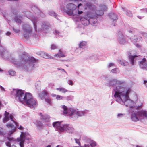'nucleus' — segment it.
Here are the masks:
<instances>
[{
    "mask_svg": "<svg viewBox=\"0 0 147 147\" xmlns=\"http://www.w3.org/2000/svg\"><path fill=\"white\" fill-rule=\"evenodd\" d=\"M24 13L28 18L30 19V20L32 21L33 23L34 28L35 30H36V22L37 21V18L36 17L35 18L33 16H32V13L30 11H25L24 12Z\"/></svg>",
    "mask_w": 147,
    "mask_h": 147,
    "instance_id": "obj_9",
    "label": "nucleus"
},
{
    "mask_svg": "<svg viewBox=\"0 0 147 147\" xmlns=\"http://www.w3.org/2000/svg\"><path fill=\"white\" fill-rule=\"evenodd\" d=\"M109 16L113 22L117 20L118 19L117 15L113 13H110Z\"/></svg>",
    "mask_w": 147,
    "mask_h": 147,
    "instance_id": "obj_22",
    "label": "nucleus"
},
{
    "mask_svg": "<svg viewBox=\"0 0 147 147\" xmlns=\"http://www.w3.org/2000/svg\"><path fill=\"white\" fill-rule=\"evenodd\" d=\"M74 96L71 95H69L66 97V99L68 101L72 100L74 99Z\"/></svg>",
    "mask_w": 147,
    "mask_h": 147,
    "instance_id": "obj_35",
    "label": "nucleus"
},
{
    "mask_svg": "<svg viewBox=\"0 0 147 147\" xmlns=\"http://www.w3.org/2000/svg\"><path fill=\"white\" fill-rule=\"evenodd\" d=\"M31 136L28 132H21L20 137L18 138L17 141L19 142V145L20 147H24V143L25 140L28 141L31 139Z\"/></svg>",
    "mask_w": 147,
    "mask_h": 147,
    "instance_id": "obj_7",
    "label": "nucleus"
},
{
    "mask_svg": "<svg viewBox=\"0 0 147 147\" xmlns=\"http://www.w3.org/2000/svg\"><path fill=\"white\" fill-rule=\"evenodd\" d=\"M49 14L52 16H54L55 17H56L57 15L56 13L54 12L53 11H50L49 12Z\"/></svg>",
    "mask_w": 147,
    "mask_h": 147,
    "instance_id": "obj_37",
    "label": "nucleus"
},
{
    "mask_svg": "<svg viewBox=\"0 0 147 147\" xmlns=\"http://www.w3.org/2000/svg\"><path fill=\"white\" fill-rule=\"evenodd\" d=\"M57 69L58 70H61V71H63L64 72L66 73V71H65V70L64 69L61 68H58Z\"/></svg>",
    "mask_w": 147,
    "mask_h": 147,
    "instance_id": "obj_60",
    "label": "nucleus"
},
{
    "mask_svg": "<svg viewBox=\"0 0 147 147\" xmlns=\"http://www.w3.org/2000/svg\"><path fill=\"white\" fill-rule=\"evenodd\" d=\"M67 82L68 84L70 85L73 86L74 85V83L71 80H68Z\"/></svg>",
    "mask_w": 147,
    "mask_h": 147,
    "instance_id": "obj_49",
    "label": "nucleus"
},
{
    "mask_svg": "<svg viewBox=\"0 0 147 147\" xmlns=\"http://www.w3.org/2000/svg\"><path fill=\"white\" fill-rule=\"evenodd\" d=\"M141 34L144 37L147 38V33L142 32Z\"/></svg>",
    "mask_w": 147,
    "mask_h": 147,
    "instance_id": "obj_56",
    "label": "nucleus"
},
{
    "mask_svg": "<svg viewBox=\"0 0 147 147\" xmlns=\"http://www.w3.org/2000/svg\"><path fill=\"white\" fill-rule=\"evenodd\" d=\"M7 54V56L9 55L7 52V51H4V49L3 47L0 45V54L2 55L3 57H5V55Z\"/></svg>",
    "mask_w": 147,
    "mask_h": 147,
    "instance_id": "obj_21",
    "label": "nucleus"
},
{
    "mask_svg": "<svg viewBox=\"0 0 147 147\" xmlns=\"http://www.w3.org/2000/svg\"><path fill=\"white\" fill-rule=\"evenodd\" d=\"M139 65L140 67L141 68L147 70V61L145 58H144L140 62Z\"/></svg>",
    "mask_w": 147,
    "mask_h": 147,
    "instance_id": "obj_13",
    "label": "nucleus"
},
{
    "mask_svg": "<svg viewBox=\"0 0 147 147\" xmlns=\"http://www.w3.org/2000/svg\"><path fill=\"white\" fill-rule=\"evenodd\" d=\"M11 33L9 32H7L6 33V35L7 36H9L11 34Z\"/></svg>",
    "mask_w": 147,
    "mask_h": 147,
    "instance_id": "obj_62",
    "label": "nucleus"
},
{
    "mask_svg": "<svg viewBox=\"0 0 147 147\" xmlns=\"http://www.w3.org/2000/svg\"><path fill=\"white\" fill-rule=\"evenodd\" d=\"M16 128L14 127V129H12L8 132V134L9 136H11L14 132L16 131Z\"/></svg>",
    "mask_w": 147,
    "mask_h": 147,
    "instance_id": "obj_34",
    "label": "nucleus"
},
{
    "mask_svg": "<svg viewBox=\"0 0 147 147\" xmlns=\"http://www.w3.org/2000/svg\"><path fill=\"white\" fill-rule=\"evenodd\" d=\"M101 9L103 11H105L107 9V8L106 6L103 5L101 6Z\"/></svg>",
    "mask_w": 147,
    "mask_h": 147,
    "instance_id": "obj_50",
    "label": "nucleus"
},
{
    "mask_svg": "<svg viewBox=\"0 0 147 147\" xmlns=\"http://www.w3.org/2000/svg\"><path fill=\"white\" fill-rule=\"evenodd\" d=\"M90 59L92 60L97 61L98 60V58L96 55H93L90 57Z\"/></svg>",
    "mask_w": 147,
    "mask_h": 147,
    "instance_id": "obj_32",
    "label": "nucleus"
},
{
    "mask_svg": "<svg viewBox=\"0 0 147 147\" xmlns=\"http://www.w3.org/2000/svg\"><path fill=\"white\" fill-rule=\"evenodd\" d=\"M125 115V114L124 113H118L117 116V118L118 119L121 118L124 116Z\"/></svg>",
    "mask_w": 147,
    "mask_h": 147,
    "instance_id": "obj_38",
    "label": "nucleus"
},
{
    "mask_svg": "<svg viewBox=\"0 0 147 147\" xmlns=\"http://www.w3.org/2000/svg\"><path fill=\"white\" fill-rule=\"evenodd\" d=\"M57 90L59 91V92H61L62 93H65L67 92H68V91L66 89L63 88L61 87L59 88H56V89Z\"/></svg>",
    "mask_w": 147,
    "mask_h": 147,
    "instance_id": "obj_26",
    "label": "nucleus"
},
{
    "mask_svg": "<svg viewBox=\"0 0 147 147\" xmlns=\"http://www.w3.org/2000/svg\"><path fill=\"white\" fill-rule=\"evenodd\" d=\"M142 105L140 101H134L130 98L124 105L129 108V112L133 121H138L144 119L147 120V111H139L141 108Z\"/></svg>",
    "mask_w": 147,
    "mask_h": 147,
    "instance_id": "obj_2",
    "label": "nucleus"
},
{
    "mask_svg": "<svg viewBox=\"0 0 147 147\" xmlns=\"http://www.w3.org/2000/svg\"><path fill=\"white\" fill-rule=\"evenodd\" d=\"M49 27L48 23L47 22H44L41 25V29L42 30H45L48 29Z\"/></svg>",
    "mask_w": 147,
    "mask_h": 147,
    "instance_id": "obj_23",
    "label": "nucleus"
},
{
    "mask_svg": "<svg viewBox=\"0 0 147 147\" xmlns=\"http://www.w3.org/2000/svg\"><path fill=\"white\" fill-rule=\"evenodd\" d=\"M85 7L86 8H89L90 7L91 5L90 3H87L85 5Z\"/></svg>",
    "mask_w": 147,
    "mask_h": 147,
    "instance_id": "obj_55",
    "label": "nucleus"
},
{
    "mask_svg": "<svg viewBox=\"0 0 147 147\" xmlns=\"http://www.w3.org/2000/svg\"><path fill=\"white\" fill-rule=\"evenodd\" d=\"M111 72L112 73L117 74L120 72V71L118 68H115L112 69L111 70Z\"/></svg>",
    "mask_w": 147,
    "mask_h": 147,
    "instance_id": "obj_31",
    "label": "nucleus"
},
{
    "mask_svg": "<svg viewBox=\"0 0 147 147\" xmlns=\"http://www.w3.org/2000/svg\"><path fill=\"white\" fill-rule=\"evenodd\" d=\"M144 83L146 87L147 88V81H144Z\"/></svg>",
    "mask_w": 147,
    "mask_h": 147,
    "instance_id": "obj_61",
    "label": "nucleus"
},
{
    "mask_svg": "<svg viewBox=\"0 0 147 147\" xmlns=\"http://www.w3.org/2000/svg\"><path fill=\"white\" fill-rule=\"evenodd\" d=\"M14 20L17 23H21L22 22V16H16L14 18Z\"/></svg>",
    "mask_w": 147,
    "mask_h": 147,
    "instance_id": "obj_25",
    "label": "nucleus"
},
{
    "mask_svg": "<svg viewBox=\"0 0 147 147\" xmlns=\"http://www.w3.org/2000/svg\"><path fill=\"white\" fill-rule=\"evenodd\" d=\"M119 63L121 65L126 66L128 65V63L127 62L124 61H120Z\"/></svg>",
    "mask_w": 147,
    "mask_h": 147,
    "instance_id": "obj_33",
    "label": "nucleus"
},
{
    "mask_svg": "<svg viewBox=\"0 0 147 147\" xmlns=\"http://www.w3.org/2000/svg\"><path fill=\"white\" fill-rule=\"evenodd\" d=\"M82 139L84 141L86 142H89L90 141V140L86 136H83Z\"/></svg>",
    "mask_w": 147,
    "mask_h": 147,
    "instance_id": "obj_39",
    "label": "nucleus"
},
{
    "mask_svg": "<svg viewBox=\"0 0 147 147\" xmlns=\"http://www.w3.org/2000/svg\"><path fill=\"white\" fill-rule=\"evenodd\" d=\"M6 132L3 130V129L0 127V135H4L6 134Z\"/></svg>",
    "mask_w": 147,
    "mask_h": 147,
    "instance_id": "obj_36",
    "label": "nucleus"
},
{
    "mask_svg": "<svg viewBox=\"0 0 147 147\" xmlns=\"http://www.w3.org/2000/svg\"><path fill=\"white\" fill-rule=\"evenodd\" d=\"M13 29L14 31L16 33H17L19 32L20 31V30L19 29H16L14 27L13 28Z\"/></svg>",
    "mask_w": 147,
    "mask_h": 147,
    "instance_id": "obj_54",
    "label": "nucleus"
},
{
    "mask_svg": "<svg viewBox=\"0 0 147 147\" xmlns=\"http://www.w3.org/2000/svg\"><path fill=\"white\" fill-rule=\"evenodd\" d=\"M42 56L45 58L51 59L52 57L47 53L45 52H43L41 54Z\"/></svg>",
    "mask_w": 147,
    "mask_h": 147,
    "instance_id": "obj_27",
    "label": "nucleus"
},
{
    "mask_svg": "<svg viewBox=\"0 0 147 147\" xmlns=\"http://www.w3.org/2000/svg\"><path fill=\"white\" fill-rule=\"evenodd\" d=\"M118 41L120 44H124L127 42V40L125 36L121 34L118 35Z\"/></svg>",
    "mask_w": 147,
    "mask_h": 147,
    "instance_id": "obj_12",
    "label": "nucleus"
},
{
    "mask_svg": "<svg viewBox=\"0 0 147 147\" xmlns=\"http://www.w3.org/2000/svg\"><path fill=\"white\" fill-rule=\"evenodd\" d=\"M32 9L36 13L37 15L43 17H45V15L36 6H34L32 7Z\"/></svg>",
    "mask_w": 147,
    "mask_h": 147,
    "instance_id": "obj_14",
    "label": "nucleus"
},
{
    "mask_svg": "<svg viewBox=\"0 0 147 147\" xmlns=\"http://www.w3.org/2000/svg\"><path fill=\"white\" fill-rule=\"evenodd\" d=\"M95 16H90V23L92 25L96 26L97 24V20L95 17Z\"/></svg>",
    "mask_w": 147,
    "mask_h": 147,
    "instance_id": "obj_17",
    "label": "nucleus"
},
{
    "mask_svg": "<svg viewBox=\"0 0 147 147\" xmlns=\"http://www.w3.org/2000/svg\"><path fill=\"white\" fill-rule=\"evenodd\" d=\"M106 85L110 87H113V92L114 97L119 103L124 105L129 99V95L132 90L130 88L124 86L125 81L112 79L108 81Z\"/></svg>",
    "mask_w": 147,
    "mask_h": 147,
    "instance_id": "obj_1",
    "label": "nucleus"
},
{
    "mask_svg": "<svg viewBox=\"0 0 147 147\" xmlns=\"http://www.w3.org/2000/svg\"><path fill=\"white\" fill-rule=\"evenodd\" d=\"M57 48V46L55 44H52L51 47V49H55Z\"/></svg>",
    "mask_w": 147,
    "mask_h": 147,
    "instance_id": "obj_51",
    "label": "nucleus"
},
{
    "mask_svg": "<svg viewBox=\"0 0 147 147\" xmlns=\"http://www.w3.org/2000/svg\"><path fill=\"white\" fill-rule=\"evenodd\" d=\"M67 124H62L61 125V127L60 128V129L59 131L61 132H63L65 131H67Z\"/></svg>",
    "mask_w": 147,
    "mask_h": 147,
    "instance_id": "obj_24",
    "label": "nucleus"
},
{
    "mask_svg": "<svg viewBox=\"0 0 147 147\" xmlns=\"http://www.w3.org/2000/svg\"><path fill=\"white\" fill-rule=\"evenodd\" d=\"M91 147L90 144H85L84 145V147Z\"/></svg>",
    "mask_w": 147,
    "mask_h": 147,
    "instance_id": "obj_59",
    "label": "nucleus"
},
{
    "mask_svg": "<svg viewBox=\"0 0 147 147\" xmlns=\"http://www.w3.org/2000/svg\"><path fill=\"white\" fill-rule=\"evenodd\" d=\"M62 108L63 109V114L71 116L73 120L76 119L79 117L84 115L87 113L86 111H79L78 109L71 108L68 109L66 106L65 105L63 106Z\"/></svg>",
    "mask_w": 147,
    "mask_h": 147,
    "instance_id": "obj_5",
    "label": "nucleus"
},
{
    "mask_svg": "<svg viewBox=\"0 0 147 147\" xmlns=\"http://www.w3.org/2000/svg\"><path fill=\"white\" fill-rule=\"evenodd\" d=\"M48 95V93L46 90H44L42 91L41 93L38 94L39 98L41 100H43L44 96H47Z\"/></svg>",
    "mask_w": 147,
    "mask_h": 147,
    "instance_id": "obj_18",
    "label": "nucleus"
},
{
    "mask_svg": "<svg viewBox=\"0 0 147 147\" xmlns=\"http://www.w3.org/2000/svg\"><path fill=\"white\" fill-rule=\"evenodd\" d=\"M45 101L49 104L50 105L51 104V99L49 97L46 98H45Z\"/></svg>",
    "mask_w": 147,
    "mask_h": 147,
    "instance_id": "obj_44",
    "label": "nucleus"
},
{
    "mask_svg": "<svg viewBox=\"0 0 147 147\" xmlns=\"http://www.w3.org/2000/svg\"><path fill=\"white\" fill-rule=\"evenodd\" d=\"M96 142L93 141L90 144L91 147H94L96 145Z\"/></svg>",
    "mask_w": 147,
    "mask_h": 147,
    "instance_id": "obj_47",
    "label": "nucleus"
},
{
    "mask_svg": "<svg viewBox=\"0 0 147 147\" xmlns=\"http://www.w3.org/2000/svg\"><path fill=\"white\" fill-rule=\"evenodd\" d=\"M129 61L132 65H134L137 60L138 56L136 55H132L131 53H129L128 56Z\"/></svg>",
    "mask_w": 147,
    "mask_h": 147,
    "instance_id": "obj_11",
    "label": "nucleus"
},
{
    "mask_svg": "<svg viewBox=\"0 0 147 147\" xmlns=\"http://www.w3.org/2000/svg\"><path fill=\"white\" fill-rule=\"evenodd\" d=\"M76 6L72 3L67 4L65 7H61V9L70 16H75L76 15L74 13V10L76 9Z\"/></svg>",
    "mask_w": 147,
    "mask_h": 147,
    "instance_id": "obj_6",
    "label": "nucleus"
},
{
    "mask_svg": "<svg viewBox=\"0 0 147 147\" xmlns=\"http://www.w3.org/2000/svg\"><path fill=\"white\" fill-rule=\"evenodd\" d=\"M131 41L134 42H135L138 41V39L136 36H134L133 38H132Z\"/></svg>",
    "mask_w": 147,
    "mask_h": 147,
    "instance_id": "obj_41",
    "label": "nucleus"
},
{
    "mask_svg": "<svg viewBox=\"0 0 147 147\" xmlns=\"http://www.w3.org/2000/svg\"><path fill=\"white\" fill-rule=\"evenodd\" d=\"M135 45L136 46V47H140V45L137 44H135Z\"/></svg>",
    "mask_w": 147,
    "mask_h": 147,
    "instance_id": "obj_63",
    "label": "nucleus"
},
{
    "mask_svg": "<svg viewBox=\"0 0 147 147\" xmlns=\"http://www.w3.org/2000/svg\"><path fill=\"white\" fill-rule=\"evenodd\" d=\"M83 13V12L82 11H80L79 10H78L77 13H76V14H76V15H77L78 14V15L81 14L82 13Z\"/></svg>",
    "mask_w": 147,
    "mask_h": 147,
    "instance_id": "obj_58",
    "label": "nucleus"
},
{
    "mask_svg": "<svg viewBox=\"0 0 147 147\" xmlns=\"http://www.w3.org/2000/svg\"><path fill=\"white\" fill-rule=\"evenodd\" d=\"M115 65L113 63H110L108 65V67L109 68H110L112 67H115Z\"/></svg>",
    "mask_w": 147,
    "mask_h": 147,
    "instance_id": "obj_45",
    "label": "nucleus"
},
{
    "mask_svg": "<svg viewBox=\"0 0 147 147\" xmlns=\"http://www.w3.org/2000/svg\"><path fill=\"white\" fill-rule=\"evenodd\" d=\"M11 94L14 95L16 100L22 103L26 104L31 108L36 107L37 105V101L33 97L31 94H24L20 90L13 89Z\"/></svg>",
    "mask_w": 147,
    "mask_h": 147,
    "instance_id": "obj_3",
    "label": "nucleus"
},
{
    "mask_svg": "<svg viewBox=\"0 0 147 147\" xmlns=\"http://www.w3.org/2000/svg\"><path fill=\"white\" fill-rule=\"evenodd\" d=\"M36 125L39 128H41L43 126L42 124L40 121H37Z\"/></svg>",
    "mask_w": 147,
    "mask_h": 147,
    "instance_id": "obj_42",
    "label": "nucleus"
},
{
    "mask_svg": "<svg viewBox=\"0 0 147 147\" xmlns=\"http://www.w3.org/2000/svg\"><path fill=\"white\" fill-rule=\"evenodd\" d=\"M6 126L8 128L11 127L12 129H14V127H15L11 123H8L6 125Z\"/></svg>",
    "mask_w": 147,
    "mask_h": 147,
    "instance_id": "obj_46",
    "label": "nucleus"
},
{
    "mask_svg": "<svg viewBox=\"0 0 147 147\" xmlns=\"http://www.w3.org/2000/svg\"><path fill=\"white\" fill-rule=\"evenodd\" d=\"M35 62L36 60L33 57L24 56L21 58L20 62L16 60L13 63L18 67H21L26 69L30 70L33 67Z\"/></svg>",
    "mask_w": 147,
    "mask_h": 147,
    "instance_id": "obj_4",
    "label": "nucleus"
},
{
    "mask_svg": "<svg viewBox=\"0 0 147 147\" xmlns=\"http://www.w3.org/2000/svg\"><path fill=\"white\" fill-rule=\"evenodd\" d=\"M8 140L9 141L5 143L6 145L8 147H11V143L15 144L16 142V140L13 137H8Z\"/></svg>",
    "mask_w": 147,
    "mask_h": 147,
    "instance_id": "obj_15",
    "label": "nucleus"
},
{
    "mask_svg": "<svg viewBox=\"0 0 147 147\" xmlns=\"http://www.w3.org/2000/svg\"><path fill=\"white\" fill-rule=\"evenodd\" d=\"M142 10L144 12H147V8H146L145 9H143Z\"/></svg>",
    "mask_w": 147,
    "mask_h": 147,
    "instance_id": "obj_64",
    "label": "nucleus"
},
{
    "mask_svg": "<svg viewBox=\"0 0 147 147\" xmlns=\"http://www.w3.org/2000/svg\"><path fill=\"white\" fill-rule=\"evenodd\" d=\"M126 14L129 16L131 17L132 16V14L131 12L129 11H128Z\"/></svg>",
    "mask_w": 147,
    "mask_h": 147,
    "instance_id": "obj_53",
    "label": "nucleus"
},
{
    "mask_svg": "<svg viewBox=\"0 0 147 147\" xmlns=\"http://www.w3.org/2000/svg\"><path fill=\"white\" fill-rule=\"evenodd\" d=\"M74 131V128L71 126L69 125H68L67 128V132L72 133Z\"/></svg>",
    "mask_w": 147,
    "mask_h": 147,
    "instance_id": "obj_29",
    "label": "nucleus"
},
{
    "mask_svg": "<svg viewBox=\"0 0 147 147\" xmlns=\"http://www.w3.org/2000/svg\"><path fill=\"white\" fill-rule=\"evenodd\" d=\"M9 74L11 76H13L15 75L16 73L14 71L11 70L9 71Z\"/></svg>",
    "mask_w": 147,
    "mask_h": 147,
    "instance_id": "obj_40",
    "label": "nucleus"
},
{
    "mask_svg": "<svg viewBox=\"0 0 147 147\" xmlns=\"http://www.w3.org/2000/svg\"><path fill=\"white\" fill-rule=\"evenodd\" d=\"M75 142L79 146H80L81 145L80 143V138H79V139H77L75 138Z\"/></svg>",
    "mask_w": 147,
    "mask_h": 147,
    "instance_id": "obj_43",
    "label": "nucleus"
},
{
    "mask_svg": "<svg viewBox=\"0 0 147 147\" xmlns=\"http://www.w3.org/2000/svg\"><path fill=\"white\" fill-rule=\"evenodd\" d=\"M54 56L56 57H65V55L61 51H59L58 53L55 54Z\"/></svg>",
    "mask_w": 147,
    "mask_h": 147,
    "instance_id": "obj_28",
    "label": "nucleus"
},
{
    "mask_svg": "<svg viewBox=\"0 0 147 147\" xmlns=\"http://www.w3.org/2000/svg\"><path fill=\"white\" fill-rule=\"evenodd\" d=\"M63 97L59 95H57L56 99L57 100H61L63 99Z\"/></svg>",
    "mask_w": 147,
    "mask_h": 147,
    "instance_id": "obj_48",
    "label": "nucleus"
},
{
    "mask_svg": "<svg viewBox=\"0 0 147 147\" xmlns=\"http://www.w3.org/2000/svg\"><path fill=\"white\" fill-rule=\"evenodd\" d=\"M22 29L24 32L29 33L31 31V28L29 25L26 24L22 26Z\"/></svg>",
    "mask_w": 147,
    "mask_h": 147,
    "instance_id": "obj_16",
    "label": "nucleus"
},
{
    "mask_svg": "<svg viewBox=\"0 0 147 147\" xmlns=\"http://www.w3.org/2000/svg\"><path fill=\"white\" fill-rule=\"evenodd\" d=\"M87 45V42L85 41H81L79 44V47L80 48H82L85 47Z\"/></svg>",
    "mask_w": 147,
    "mask_h": 147,
    "instance_id": "obj_30",
    "label": "nucleus"
},
{
    "mask_svg": "<svg viewBox=\"0 0 147 147\" xmlns=\"http://www.w3.org/2000/svg\"><path fill=\"white\" fill-rule=\"evenodd\" d=\"M0 88L1 89V90L2 92H3V91L5 92V88L3 87L2 86H0Z\"/></svg>",
    "mask_w": 147,
    "mask_h": 147,
    "instance_id": "obj_57",
    "label": "nucleus"
},
{
    "mask_svg": "<svg viewBox=\"0 0 147 147\" xmlns=\"http://www.w3.org/2000/svg\"><path fill=\"white\" fill-rule=\"evenodd\" d=\"M61 122L57 121L53 123V125L54 127L57 129V130L59 131L60 130L61 125H62L61 124Z\"/></svg>",
    "mask_w": 147,
    "mask_h": 147,
    "instance_id": "obj_20",
    "label": "nucleus"
},
{
    "mask_svg": "<svg viewBox=\"0 0 147 147\" xmlns=\"http://www.w3.org/2000/svg\"><path fill=\"white\" fill-rule=\"evenodd\" d=\"M55 34L57 36H59L60 35V33L57 30H55Z\"/></svg>",
    "mask_w": 147,
    "mask_h": 147,
    "instance_id": "obj_52",
    "label": "nucleus"
},
{
    "mask_svg": "<svg viewBox=\"0 0 147 147\" xmlns=\"http://www.w3.org/2000/svg\"><path fill=\"white\" fill-rule=\"evenodd\" d=\"M86 17L81 18L80 19L82 23L84 26H86L90 23V16L89 15L86 16Z\"/></svg>",
    "mask_w": 147,
    "mask_h": 147,
    "instance_id": "obj_10",
    "label": "nucleus"
},
{
    "mask_svg": "<svg viewBox=\"0 0 147 147\" xmlns=\"http://www.w3.org/2000/svg\"><path fill=\"white\" fill-rule=\"evenodd\" d=\"M4 118L3 119V123L7 122L9 119H11L13 122L14 123L17 128L21 130L23 129V128L21 126L19 125L18 123L14 121L13 117L12 114H9L8 112L5 111L4 114Z\"/></svg>",
    "mask_w": 147,
    "mask_h": 147,
    "instance_id": "obj_8",
    "label": "nucleus"
},
{
    "mask_svg": "<svg viewBox=\"0 0 147 147\" xmlns=\"http://www.w3.org/2000/svg\"><path fill=\"white\" fill-rule=\"evenodd\" d=\"M40 115L41 116V119L42 120L45 122H47L49 121L50 117L48 115H43L41 113Z\"/></svg>",
    "mask_w": 147,
    "mask_h": 147,
    "instance_id": "obj_19",
    "label": "nucleus"
}]
</instances>
